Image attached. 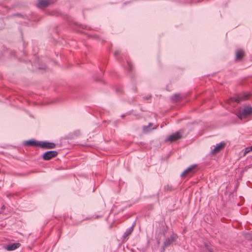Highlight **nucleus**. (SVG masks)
Instances as JSON below:
<instances>
[{"instance_id": "ddd939ff", "label": "nucleus", "mask_w": 252, "mask_h": 252, "mask_svg": "<svg viewBox=\"0 0 252 252\" xmlns=\"http://www.w3.org/2000/svg\"><path fill=\"white\" fill-rule=\"evenodd\" d=\"M245 56V52L242 49H238L236 51L235 60L236 61L241 60L242 58Z\"/></svg>"}, {"instance_id": "20e7f679", "label": "nucleus", "mask_w": 252, "mask_h": 252, "mask_svg": "<svg viewBox=\"0 0 252 252\" xmlns=\"http://www.w3.org/2000/svg\"><path fill=\"white\" fill-rule=\"evenodd\" d=\"M177 235L175 233H172L170 236L166 238L163 242V246L164 247H167L174 242L177 239Z\"/></svg>"}, {"instance_id": "6ab92c4d", "label": "nucleus", "mask_w": 252, "mask_h": 252, "mask_svg": "<svg viewBox=\"0 0 252 252\" xmlns=\"http://www.w3.org/2000/svg\"><path fill=\"white\" fill-rule=\"evenodd\" d=\"M5 209V206L3 205L1 207V209L4 210Z\"/></svg>"}, {"instance_id": "39448f33", "label": "nucleus", "mask_w": 252, "mask_h": 252, "mask_svg": "<svg viewBox=\"0 0 252 252\" xmlns=\"http://www.w3.org/2000/svg\"><path fill=\"white\" fill-rule=\"evenodd\" d=\"M39 147L44 149H54L56 146L55 143L47 141H39Z\"/></svg>"}, {"instance_id": "dca6fc26", "label": "nucleus", "mask_w": 252, "mask_h": 252, "mask_svg": "<svg viewBox=\"0 0 252 252\" xmlns=\"http://www.w3.org/2000/svg\"><path fill=\"white\" fill-rule=\"evenodd\" d=\"M251 151H252V146L248 147L245 148V151L244 153V155H246L247 154H248V153H249Z\"/></svg>"}, {"instance_id": "9b49d317", "label": "nucleus", "mask_w": 252, "mask_h": 252, "mask_svg": "<svg viewBox=\"0 0 252 252\" xmlns=\"http://www.w3.org/2000/svg\"><path fill=\"white\" fill-rule=\"evenodd\" d=\"M39 141H36L34 140H30L25 141L24 144L27 146L39 147Z\"/></svg>"}, {"instance_id": "2eb2a0df", "label": "nucleus", "mask_w": 252, "mask_h": 252, "mask_svg": "<svg viewBox=\"0 0 252 252\" xmlns=\"http://www.w3.org/2000/svg\"><path fill=\"white\" fill-rule=\"evenodd\" d=\"M171 99L173 101H178L180 99V95L179 94H175L171 96Z\"/></svg>"}, {"instance_id": "9d476101", "label": "nucleus", "mask_w": 252, "mask_h": 252, "mask_svg": "<svg viewBox=\"0 0 252 252\" xmlns=\"http://www.w3.org/2000/svg\"><path fill=\"white\" fill-rule=\"evenodd\" d=\"M21 246V244L19 243H15L8 244L5 246L4 248L5 250L8 251H14Z\"/></svg>"}, {"instance_id": "423d86ee", "label": "nucleus", "mask_w": 252, "mask_h": 252, "mask_svg": "<svg viewBox=\"0 0 252 252\" xmlns=\"http://www.w3.org/2000/svg\"><path fill=\"white\" fill-rule=\"evenodd\" d=\"M182 136L179 132H176L169 135L165 139V142H173L181 139Z\"/></svg>"}, {"instance_id": "412c9836", "label": "nucleus", "mask_w": 252, "mask_h": 252, "mask_svg": "<svg viewBox=\"0 0 252 252\" xmlns=\"http://www.w3.org/2000/svg\"><path fill=\"white\" fill-rule=\"evenodd\" d=\"M251 246L252 247V244H251Z\"/></svg>"}, {"instance_id": "a211bd4d", "label": "nucleus", "mask_w": 252, "mask_h": 252, "mask_svg": "<svg viewBox=\"0 0 252 252\" xmlns=\"http://www.w3.org/2000/svg\"><path fill=\"white\" fill-rule=\"evenodd\" d=\"M120 52L119 51H116L115 52V56H117L118 54H119Z\"/></svg>"}, {"instance_id": "7ed1b4c3", "label": "nucleus", "mask_w": 252, "mask_h": 252, "mask_svg": "<svg viewBox=\"0 0 252 252\" xmlns=\"http://www.w3.org/2000/svg\"><path fill=\"white\" fill-rule=\"evenodd\" d=\"M58 152L56 151H49L44 153L42 155V158L44 160H49L57 157Z\"/></svg>"}, {"instance_id": "f03ea898", "label": "nucleus", "mask_w": 252, "mask_h": 252, "mask_svg": "<svg viewBox=\"0 0 252 252\" xmlns=\"http://www.w3.org/2000/svg\"><path fill=\"white\" fill-rule=\"evenodd\" d=\"M198 170L197 165H191L187 168L181 174V177L185 178L188 176H191Z\"/></svg>"}, {"instance_id": "1a4fd4ad", "label": "nucleus", "mask_w": 252, "mask_h": 252, "mask_svg": "<svg viewBox=\"0 0 252 252\" xmlns=\"http://www.w3.org/2000/svg\"><path fill=\"white\" fill-rule=\"evenodd\" d=\"M51 0H38L37 3V6L39 8H42L49 6L51 4Z\"/></svg>"}, {"instance_id": "4468645a", "label": "nucleus", "mask_w": 252, "mask_h": 252, "mask_svg": "<svg viewBox=\"0 0 252 252\" xmlns=\"http://www.w3.org/2000/svg\"><path fill=\"white\" fill-rule=\"evenodd\" d=\"M125 68L128 71H131L132 70V69H133V65L130 62L127 61L126 66H125Z\"/></svg>"}, {"instance_id": "0eeeda50", "label": "nucleus", "mask_w": 252, "mask_h": 252, "mask_svg": "<svg viewBox=\"0 0 252 252\" xmlns=\"http://www.w3.org/2000/svg\"><path fill=\"white\" fill-rule=\"evenodd\" d=\"M135 226V222H134L131 227L126 229V231L125 232L122 236L123 241H126L128 239V237L132 234Z\"/></svg>"}, {"instance_id": "f3484780", "label": "nucleus", "mask_w": 252, "mask_h": 252, "mask_svg": "<svg viewBox=\"0 0 252 252\" xmlns=\"http://www.w3.org/2000/svg\"><path fill=\"white\" fill-rule=\"evenodd\" d=\"M152 126V124H151V123H149V126H144V127H143V129H144V130L145 131V130H146V129L149 128V127H150V126Z\"/></svg>"}, {"instance_id": "6e6552de", "label": "nucleus", "mask_w": 252, "mask_h": 252, "mask_svg": "<svg viewBox=\"0 0 252 252\" xmlns=\"http://www.w3.org/2000/svg\"><path fill=\"white\" fill-rule=\"evenodd\" d=\"M249 94L240 95L236 97H234L230 99V101H233L237 103H239L242 100H247L249 97Z\"/></svg>"}, {"instance_id": "f8f14e48", "label": "nucleus", "mask_w": 252, "mask_h": 252, "mask_svg": "<svg viewBox=\"0 0 252 252\" xmlns=\"http://www.w3.org/2000/svg\"><path fill=\"white\" fill-rule=\"evenodd\" d=\"M225 145V144L223 142H221L219 144H217L214 149L212 150V153L213 154H216L219 152H220L221 149H222Z\"/></svg>"}, {"instance_id": "f257e3e1", "label": "nucleus", "mask_w": 252, "mask_h": 252, "mask_svg": "<svg viewBox=\"0 0 252 252\" xmlns=\"http://www.w3.org/2000/svg\"><path fill=\"white\" fill-rule=\"evenodd\" d=\"M252 114V107L246 106L243 109H239L237 112V117L240 119L246 118L248 116Z\"/></svg>"}, {"instance_id": "aec40b11", "label": "nucleus", "mask_w": 252, "mask_h": 252, "mask_svg": "<svg viewBox=\"0 0 252 252\" xmlns=\"http://www.w3.org/2000/svg\"><path fill=\"white\" fill-rule=\"evenodd\" d=\"M10 195H11V194H9V195H7V196L9 197Z\"/></svg>"}]
</instances>
